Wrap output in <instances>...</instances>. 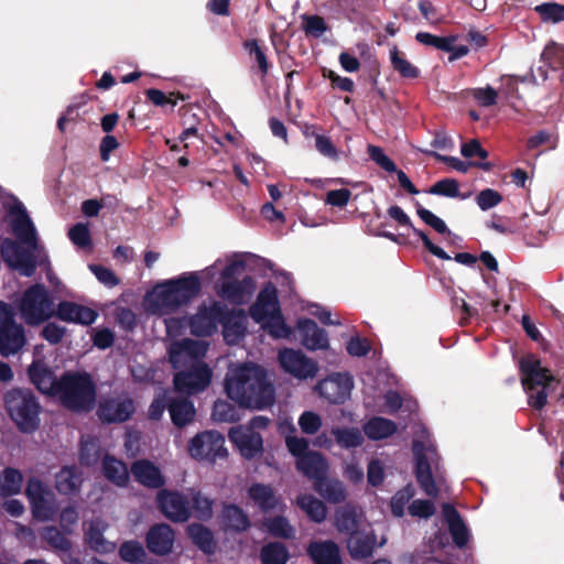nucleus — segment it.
Returning a JSON list of instances; mask_svg holds the SVG:
<instances>
[{
    "instance_id": "nucleus-1",
    "label": "nucleus",
    "mask_w": 564,
    "mask_h": 564,
    "mask_svg": "<svg viewBox=\"0 0 564 564\" xmlns=\"http://www.w3.org/2000/svg\"><path fill=\"white\" fill-rule=\"evenodd\" d=\"M10 225L17 241L4 239L1 243V256L4 262L24 276H31L36 267L45 261V252L39 243L33 223L23 205L13 200L9 206Z\"/></svg>"
},
{
    "instance_id": "nucleus-2",
    "label": "nucleus",
    "mask_w": 564,
    "mask_h": 564,
    "mask_svg": "<svg viewBox=\"0 0 564 564\" xmlns=\"http://www.w3.org/2000/svg\"><path fill=\"white\" fill-rule=\"evenodd\" d=\"M206 352L207 345L199 340L185 338L172 345L170 361L173 368L180 370L173 379L178 392L192 395L204 391L209 386L213 371L203 361Z\"/></svg>"
},
{
    "instance_id": "nucleus-3",
    "label": "nucleus",
    "mask_w": 564,
    "mask_h": 564,
    "mask_svg": "<svg viewBox=\"0 0 564 564\" xmlns=\"http://www.w3.org/2000/svg\"><path fill=\"white\" fill-rule=\"evenodd\" d=\"M225 391L240 406L264 409L274 403L275 390L265 370L252 364L229 368Z\"/></svg>"
},
{
    "instance_id": "nucleus-4",
    "label": "nucleus",
    "mask_w": 564,
    "mask_h": 564,
    "mask_svg": "<svg viewBox=\"0 0 564 564\" xmlns=\"http://www.w3.org/2000/svg\"><path fill=\"white\" fill-rule=\"evenodd\" d=\"M200 290L196 273L183 274L158 284L147 295L148 308L152 314L166 315L188 304Z\"/></svg>"
},
{
    "instance_id": "nucleus-5",
    "label": "nucleus",
    "mask_w": 564,
    "mask_h": 564,
    "mask_svg": "<svg viewBox=\"0 0 564 564\" xmlns=\"http://www.w3.org/2000/svg\"><path fill=\"white\" fill-rule=\"evenodd\" d=\"M422 437L414 438L413 454L415 456V477L421 489L430 497L435 498L438 495L436 480L442 484L443 476L440 470V456L429 433L422 429Z\"/></svg>"
},
{
    "instance_id": "nucleus-6",
    "label": "nucleus",
    "mask_w": 564,
    "mask_h": 564,
    "mask_svg": "<svg viewBox=\"0 0 564 564\" xmlns=\"http://www.w3.org/2000/svg\"><path fill=\"white\" fill-rule=\"evenodd\" d=\"M521 383L528 394L530 406L541 410L547 400V388L553 377L546 368L541 366L540 359L528 355L520 361Z\"/></svg>"
},
{
    "instance_id": "nucleus-7",
    "label": "nucleus",
    "mask_w": 564,
    "mask_h": 564,
    "mask_svg": "<svg viewBox=\"0 0 564 564\" xmlns=\"http://www.w3.org/2000/svg\"><path fill=\"white\" fill-rule=\"evenodd\" d=\"M29 376L33 384L43 393L58 400L66 408H70V373L65 372L57 380L42 361L35 360L29 368Z\"/></svg>"
},
{
    "instance_id": "nucleus-8",
    "label": "nucleus",
    "mask_w": 564,
    "mask_h": 564,
    "mask_svg": "<svg viewBox=\"0 0 564 564\" xmlns=\"http://www.w3.org/2000/svg\"><path fill=\"white\" fill-rule=\"evenodd\" d=\"M6 404L11 419L22 432L30 433L37 429L40 405L32 393L22 390L10 391Z\"/></svg>"
},
{
    "instance_id": "nucleus-9",
    "label": "nucleus",
    "mask_w": 564,
    "mask_h": 564,
    "mask_svg": "<svg viewBox=\"0 0 564 564\" xmlns=\"http://www.w3.org/2000/svg\"><path fill=\"white\" fill-rule=\"evenodd\" d=\"M20 313L29 325L42 324L54 315V303L43 285L35 284L24 292L20 302Z\"/></svg>"
},
{
    "instance_id": "nucleus-10",
    "label": "nucleus",
    "mask_w": 564,
    "mask_h": 564,
    "mask_svg": "<svg viewBox=\"0 0 564 564\" xmlns=\"http://www.w3.org/2000/svg\"><path fill=\"white\" fill-rule=\"evenodd\" d=\"M227 314L228 308L221 302L203 303L198 306L197 312L188 318L191 333L197 337L213 335Z\"/></svg>"
},
{
    "instance_id": "nucleus-11",
    "label": "nucleus",
    "mask_w": 564,
    "mask_h": 564,
    "mask_svg": "<svg viewBox=\"0 0 564 564\" xmlns=\"http://www.w3.org/2000/svg\"><path fill=\"white\" fill-rule=\"evenodd\" d=\"M189 455L197 460L216 462L217 458H225L227 449L225 437L215 431H205L195 435L188 444Z\"/></svg>"
},
{
    "instance_id": "nucleus-12",
    "label": "nucleus",
    "mask_w": 564,
    "mask_h": 564,
    "mask_svg": "<svg viewBox=\"0 0 564 564\" xmlns=\"http://www.w3.org/2000/svg\"><path fill=\"white\" fill-rule=\"evenodd\" d=\"M161 512L173 522H186L191 518L188 490L186 492L162 489L158 492Z\"/></svg>"
},
{
    "instance_id": "nucleus-13",
    "label": "nucleus",
    "mask_w": 564,
    "mask_h": 564,
    "mask_svg": "<svg viewBox=\"0 0 564 564\" xmlns=\"http://www.w3.org/2000/svg\"><path fill=\"white\" fill-rule=\"evenodd\" d=\"M279 362L285 372L301 380L314 378L318 371L317 364L301 350L291 348L280 350Z\"/></svg>"
},
{
    "instance_id": "nucleus-14",
    "label": "nucleus",
    "mask_w": 564,
    "mask_h": 564,
    "mask_svg": "<svg viewBox=\"0 0 564 564\" xmlns=\"http://www.w3.org/2000/svg\"><path fill=\"white\" fill-rule=\"evenodd\" d=\"M354 387L348 373H335L322 380L316 386L319 395L334 404L344 403Z\"/></svg>"
},
{
    "instance_id": "nucleus-15",
    "label": "nucleus",
    "mask_w": 564,
    "mask_h": 564,
    "mask_svg": "<svg viewBox=\"0 0 564 564\" xmlns=\"http://www.w3.org/2000/svg\"><path fill=\"white\" fill-rule=\"evenodd\" d=\"M96 403V386L88 373H73V412H88Z\"/></svg>"
},
{
    "instance_id": "nucleus-16",
    "label": "nucleus",
    "mask_w": 564,
    "mask_h": 564,
    "mask_svg": "<svg viewBox=\"0 0 564 564\" xmlns=\"http://www.w3.org/2000/svg\"><path fill=\"white\" fill-rule=\"evenodd\" d=\"M134 404L130 398H109L99 403L97 414L104 423H121L130 419Z\"/></svg>"
},
{
    "instance_id": "nucleus-17",
    "label": "nucleus",
    "mask_w": 564,
    "mask_h": 564,
    "mask_svg": "<svg viewBox=\"0 0 564 564\" xmlns=\"http://www.w3.org/2000/svg\"><path fill=\"white\" fill-rule=\"evenodd\" d=\"M228 435L245 458H253L263 449L261 435L257 431H252V429L239 425L230 429Z\"/></svg>"
},
{
    "instance_id": "nucleus-18",
    "label": "nucleus",
    "mask_w": 564,
    "mask_h": 564,
    "mask_svg": "<svg viewBox=\"0 0 564 564\" xmlns=\"http://www.w3.org/2000/svg\"><path fill=\"white\" fill-rule=\"evenodd\" d=\"M280 313L278 291L272 283H268L258 294L256 303L250 307V316L258 323Z\"/></svg>"
},
{
    "instance_id": "nucleus-19",
    "label": "nucleus",
    "mask_w": 564,
    "mask_h": 564,
    "mask_svg": "<svg viewBox=\"0 0 564 564\" xmlns=\"http://www.w3.org/2000/svg\"><path fill=\"white\" fill-rule=\"evenodd\" d=\"M254 290V281L251 276L241 280H224L217 289V294L231 304H243Z\"/></svg>"
},
{
    "instance_id": "nucleus-20",
    "label": "nucleus",
    "mask_w": 564,
    "mask_h": 564,
    "mask_svg": "<svg viewBox=\"0 0 564 564\" xmlns=\"http://www.w3.org/2000/svg\"><path fill=\"white\" fill-rule=\"evenodd\" d=\"M175 533L173 529L165 523L153 525L147 533V547L155 555L169 554L174 545Z\"/></svg>"
},
{
    "instance_id": "nucleus-21",
    "label": "nucleus",
    "mask_w": 564,
    "mask_h": 564,
    "mask_svg": "<svg viewBox=\"0 0 564 564\" xmlns=\"http://www.w3.org/2000/svg\"><path fill=\"white\" fill-rule=\"evenodd\" d=\"M297 329L302 337V344L310 350H324L329 347L328 335L325 329L310 318L297 321Z\"/></svg>"
},
{
    "instance_id": "nucleus-22",
    "label": "nucleus",
    "mask_w": 564,
    "mask_h": 564,
    "mask_svg": "<svg viewBox=\"0 0 564 564\" xmlns=\"http://www.w3.org/2000/svg\"><path fill=\"white\" fill-rule=\"evenodd\" d=\"M388 215L392 219H394L398 224L411 228L413 234L422 240L424 247L433 256H435L442 260H451V257L441 247L434 245L424 231H422L413 226L410 217L404 213V210L400 206H398V205L391 206L388 209Z\"/></svg>"
},
{
    "instance_id": "nucleus-23",
    "label": "nucleus",
    "mask_w": 564,
    "mask_h": 564,
    "mask_svg": "<svg viewBox=\"0 0 564 564\" xmlns=\"http://www.w3.org/2000/svg\"><path fill=\"white\" fill-rule=\"evenodd\" d=\"M444 519L448 525L453 542L458 547H464L469 540V531L458 511L451 503L442 506Z\"/></svg>"
},
{
    "instance_id": "nucleus-24",
    "label": "nucleus",
    "mask_w": 564,
    "mask_h": 564,
    "mask_svg": "<svg viewBox=\"0 0 564 564\" xmlns=\"http://www.w3.org/2000/svg\"><path fill=\"white\" fill-rule=\"evenodd\" d=\"M297 469L307 478L319 481L325 477L328 464L327 460L317 452H308V454L296 459Z\"/></svg>"
},
{
    "instance_id": "nucleus-25",
    "label": "nucleus",
    "mask_w": 564,
    "mask_h": 564,
    "mask_svg": "<svg viewBox=\"0 0 564 564\" xmlns=\"http://www.w3.org/2000/svg\"><path fill=\"white\" fill-rule=\"evenodd\" d=\"M131 473L137 481L149 488H160L164 478L160 469L149 460H137L131 466Z\"/></svg>"
},
{
    "instance_id": "nucleus-26",
    "label": "nucleus",
    "mask_w": 564,
    "mask_h": 564,
    "mask_svg": "<svg viewBox=\"0 0 564 564\" xmlns=\"http://www.w3.org/2000/svg\"><path fill=\"white\" fill-rule=\"evenodd\" d=\"M307 554L315 564H343L337 544L329 540L312 542Z\"/></svg>"
},
{
    "instance_id": "nucleus-27",
    "label": "nucleus",
    "mask_w": 564,
    "mask_h": 564,
    "mask_svg": "<svg viewBox=\"0 0 564 564\" xmlns=\"http://www.w3.org/2000/svg\"><path fill=\"white\" fill-rule=\"evenodd\" d=\"M167 410L173 424L177 427H184L192 423L196 414L193 402L183 398L169 400Z\"/></svg>"
},
{
    "instance_id": "nucleus-28",
    "label": "nucleus",
    "mask_w": 564,
    "mask_h": 564,
    "mask_svg": "<svg viewBox=\"0 0 564 564\" xmlns=\"http://www.w3.org/2000/svg\"><path fill=\"white\" fill-rule=\"evenodd\" d=\"M106 529L107 523L100 518L93 519L88 524L86 531L87 542L90 549H93L96 552L108 553L115 550V544L108 542L104 538V532L106 531Z\"/></svg>"
},
{
    "instance_id": "nucleus-29",
    "label": "nucleus",
    "mask_w": 564,
    "mask_h": 564,
    "mask_svg": "<svg viewBox=\"0 0 564 564\" xmlns=\"http://www.w3.org/2000/svg\"><path fill=\"white\" fill-rule=\"evenodd\" d=\"M24 343L23 328L15 322L0 330V352L3 356L15 354Z\"/></svg>"
},
{
    "instance_id": "nucleus-30",
    "label": "nucleus",
    "mask_w": 564,
    "mask_h": 564,
    "mask_svg": "<svg viewBox=\"0 0 564 564\" xmlns=\"http://www.w3.org/2000/svg\"><path fill=\"white\" fill-rule=\"evenodd\" d=\"M376 545V536L373 534L355 532L349 535L347 547L352 558H366L371 556Z\"/></svg>"
},
{
    "instance_id": "nucleus-31",
    "label": "nucleus",
    "mask_w": 564,
    "mask_h": 564,
    "mask_svg": "<svg viewBox=\"0 0 564 564\" xmlns=\"http://www.w3.org/2000/svg\"><path fill=\"white\" fill-rule=\"evenodd\" d=\"M314 490L330 503H340L347 496L341 481L325 477L314 482Z\"/></svg>"
},
{
    "instance_id": "nucleus-32",
    "label": "nucleus",
    "mask_w": 564,
    "mask_h": 564,
    "mask_svg": "<svg viewBox=\"0 0 564 564\" xmlns=\"http://www.w3.org/2000/svg\"><path fill=\"white\" fill-rule=\"evenodd\" d=\"M335 443L344 449H352L362 445L364 433L358 427L335 426L330 431Z\"/></svg>"
},
{
    "instance_id": "nucleus-33",
    "label": "nucleus",
    "mask_w": 564,
    "mask_h": 564,
    "mask_svg": "<svg viewBox=\"0 0 564 564\" xmlns=\"http://www.w3.org/2000/svg\"><path fill=\"white\" fill-rule=\"evenodd\" d=\"M397 431V424L388 419L375 416L364 425V433L370 440H382L391 436Z\"/></svg>"
},
{
    "instance_id": "nucleus-34",
    "label": "nucleus",
    "mask_w": 564,
    "mask_h": 564,
    "mask_svg": "<svg viewBox=\"0 0 564 564\" xmlns=\"http://www.w3.org/2000/svg\"><path fill=\"white\" fill-rule=\"evenodd\" d=\"M248 495L254 505L263 511L274 509L278 505V499L270 486L254 484L249 488Z\"/></svg>"
},
{
    "instance_id": "nucleus-35",
    "label": "nucleus",
    "mask_w": 564,
    "mask_h": 564,
    "mask_svg": "<svg viewBox=\"0 0 564 564\" xmlns=\"http://www.w3.org/2000/svg\"><path fill=\"white\" fill-rule=\"evenodd\" d=\"M188 500L191 505V516L193 514L198 520L206 521L213 516L214 501L200 491L188 489Z\"/></svg>"
},
{
    "instance_id": "nucleus-36",
    "label": "nucleus",
    "mask_w": 564,
    "mask_h": 564,
    "mask_svg": "<svg viewBox=\"0 0 564 564\" xmlns=\"http://www.w3.org/2000/svg\"><path fill=\"white\" fill-rule=\"evenodd\" d=\"M297 505L312 521L321 523L326 519L327 509L324 502L313 495L304 494L299 496Z\"/></svg>"
},
{
    "instance_id": "nucleus-37",
    "label": "nucleus",
    "mask_w": 564,
    "mask_h": 564,
    "mask_svg": "<svg viewBox=\"0 0 564 564\" xmlns=\"http://www.w3.org/2000/svg\"><path fill=\"white\" fill-rule=\"evenodd\" d=\"M102 470L107 479L120 487L126 486L129 481V471L127 466L113 457L106 456L104 458Z\"/></svg>"
},
{
    "instance_id": "nucleus-38",
    "label": "nucleus",
    "mask_w": 564,
    "mask_h": 564,
    "mask_svg": "<svg viewBox=\"0 0 564 564\" xmlns=\"http://www.w3.org/2000/svg\"><path fill=\"white\" fill-rule=\"evenodd\" d=\"M220 324H223V335L227 344L236 345L245 337L246 325L242 316L227 314Z\"/></svg>"
},
{
    "instance_id": "nucleus-39",
    "label": "nucleus",
    "mask_w": 564,
    "mask_h": 564,
    "mask_svg": "<svg viewBox=\"0 0 564 564\" xmlns=\"http://www.w3.org/2000/svg\"><path fill=\"white\" fill-rule=\"evenodd\" d=\"M187 532L193 543L206 554L215 551V541L210 530L202 524L193 523L188 525Z\"/></svg>"
},
{
    "instance_id": "nucleus-40",
    "label": "nucleus",
    "mask_w": 564,
    "mask_h": 564,
    "mask_svg": "<svg viewBox=\"0 0 564 564\" xmlns=\"http://www.w3.org/2000/svg\"><path fill=\"white\" fill-rule=\"evenodd\" d=\"M223 521L227 529L238 532L247 530L250 525L248 516L235 505L225 506Z\"/></svg>"
},
{
    "instance_id": "nucleus-41",
    "label": "nucleus",
    "mask_w": 564,
    "mask_h": 564,
    "mask_svg": "<svg viewBox=\"0 0 564 564\" xmlns=\"http://www.w3.org/2000/svg\"><path fill=\"white\" fill-rule=\"evenodd\" d=\"M31 508L35 519L40 521H50L54 520L57 516L61 509V503L57 502L53 494H50L46 498L33 502Z\"/></svg>"
},
{
    "instance_id": "nucleus-42",
    "label": "nucleus",
    "mask_w": 564,
    "mask_h": 564,
    "mask_svg": "<svg viewBox=\"0 0 564 564\" xmlns=\"http://www.w3.org/2000/svg\"><path fill=\"white\" fill-rule=\"evenodd\" d=\"M23 476L15 468H6L0 477V496L9 497L21 491Z\"/></svg>"
},
{
    "instance_id": "nucleus-43",
    "label": "nucleus",
    "mask_w": 564,
    "mask_h": 564,
    "mask_svg": "<svg viewBox=\"0 0 564 564\" xmlns=\"http://www.w3.org/2000/svg\"><path fill=\"white\" fill-rule=\"evenodd\" d=\"M390 62L393 69L404 78H416L420 75L419 68L408 61L405 54L397 46L390 50Z\"/></svg>"
},
{
    "instance_id": "nucleus-44",
    "label": "nucleus",
    "mask_w": 564,
    "mask_h": 564,
    "mask_svg": "<svg viewBox=\"0 0 564 564\" xmlns=\"http://www.w3.org/2000/svg\"><path fill=\"white\" fill-rule=\"evenodd\" d=\"M258 323L274 339L289 338L292 334L281 313Z\"/></svg>"
},
{
    "instance_id": "nucleus-45",
    "label": "nucleus",
    "mask_w": 564,
    "mask_h": 564,
    "mask_svg": "<svg viewBox=\"0 0 564 564\" xmlns=\"http://www.w3.org/2000/svg\"><path fill=\"white\" fill-rule=\"evenodd\" d=\"M288 558V550L282 543H269L261 550V561L263 564H285Z\"/></svg>"
},
{
    "instance_id": "nucleus-46",
    "label": "nucleus",
    "mask_w": 564,
    "mask_h": 564,
    "mask_svg": "<svg viewBox=\"0 0 564 564\" xmlns=\"http://www.w3.org/2000/svg\"><path fill=\"white\" fill-rule=\"evenodd\" d=\"M415 494L414 487L410 484L398 490L390 501L391 512L394 517L401 518L405 513V507Z\"/></svg>"
},
{
    "instance_id": "nucleus-47",
    "label": "nucleus",
    "mask_w": 564,
    "mask_h": 564,
    "mask_svg": "<svg viewBox=\"0 0 564 564\" xmlns=\"http://www.w3.org/2000/svg\"><path fill=\"white\" fill-rule=\"evenodd\" d=\"M335 525L339 532L349 533L357 532V517L354 509L343 507L336 511Z\"/></svg>"
},
{
    "instance_id": "nucleus-48",
    "label": "nucleus",
    "mask_w": 564,
    "mask_h": 564,
    "mask_svg": "<svg viewBox=\"0 0 564 564\" xmlns=\"http://www.w3.org/2000/svg\"><path fill=\"white\" fill-rule=\"evenodd\" d=\"M120 557L130 564H140L145 557V551L139 541H127L119 549Z\"/></svg>"
},
{
    "instance_id": "nucleus-49",
    "label": "nucleus",
    "mask_w": 564,
    "mask_h": 564,
    "mask_svg": "<svg viewBox=\"0 0 564 564\" xmlns=\"http://www.w3.org/2000/svg\"><path fill=\"white\" fill-rule=\"evenodd\" d=\"M73 245L83 251H93L91 235L87 223H77L73 225Z\"/></svg>"
},
{
    "instance_id": "nucleus-50",
    "label": "nucleus",
    "mask_w": 564,
    "mask_h": 564,
    "mask_svg": "<svg viewBox=\"0 0 564 564\" xmlns=\"http://www.w3.org/2000/svg\"><path fill=\"white\" fill-rule=\"evenodd\" d=\"M212 417L216 422H235L239 419L236 408L224 400L214 403Z\"/></svg>"
},
{
    "instance_id": "nucleus-51",
    "label": "nucleus",
    "mask_w": 564,
    "mask_h": 564,
    "mask_svg": "<svg viewBox=\"0 0 564 564\" xmlns=\"http://www.w3.org/2000/svg\"><path fill=\"white\" fill-rule=\"evenodd\" d=\"M268 531L279 538L290 539L294 536V529L283 517H275L265 521Z\"/></svg>"
},
{
    "instance_id": "nucleus-52",
    "label": "nucleus",
    "mask_w": 564,
    "mask_h": 564,
    "mask_svg": "<svg viewBox=\"0 0 564 564\" xmlns=\"http://www.w3.org/2000/svg\"><path fill=\"white\" fill-rule=\"evenodd\" d=\"M302 21L304 32L313 37H321L328 30L325 20L319 15L303 14Z\"/></svg>"
},
{
    "instance_id": "nucleus-53",
    "label": "nucleus",
    "mask_w": 564,
    "mask_h": 564,
    "mask_svg": "<svg viewBox=\"0 0 564 564\" xmlns=\"http://www.w3.org/2000/svg\"><path fill=\"white\" fill-rule=\"evenodd\" d=\"M535 10L545 22L558 23L564 21V4L543 3L538 6Z\"/></svg>"
},
{
    "instance_id": "nucleus-54",
    "label": "nucleus",
    "mask_w": 564,
    "mask_h": 564,
    "mask_svg": "<svg viewBox=\"0 0 564 564\" xmlns=\"http://www.w3.org/2000/svg\"><path fill=\"white\" fill-rule=\"evenodd\" d=\"M99 459V443L95 437L82 441L80 462L85 465H94Z\"/></svg>"
},
{
    "instance_id": "nucleus-55",
    "label": "nucleus",
    "mask_w": 564,
    "mask_h": 564,
    "mask_svg": "<svg viewBox=\"0 0 564 564\" xmlns=\"http://www.w3.org/2000/svg\"><path fill=\"white\" fill-rule=\"evenodd\" d=\"M313 137L315 139V149L321 155L332 161L339 160V152L329 137L318 133H313Z\"/></svg>"
},
{
    "instance_id": "nucleus-56",
    "label": "nucleus",
    "mask_w": 564,
    "mask_h": 564,
    "mask_svg": "<svg viewBox=\"0 0 564 564\" xmlns=\"http://www.w3.org/2000/svg\"><path fill=\"white\" fill-rule=\"evenodd\" d=\"M429 193L446 197H459V184L453 178H444L436 182L429 189Z\"/></svg>"
},
{
    "instance_id": "nucleus-57",
    "label": "nucleus",
    "mask_w": 564,
    "mask_h": 564,
    "mask_svg": "<svg viewBox=\"0 0 564 564\" xmlns=\"http://www.w3.org/2000/svg\"><path fill=\"white\" fill-rule=\"evenodd\" d=\"M470 96L481 106L490 107L497 104L498 93L491 86L473 88Z\"/></svg>"
},
{
    "instance_id": "nucleus-58",
    "label": "nucleus",
    "mask_w": 564,
    "mask_h": 564,
    "mask_svg": "<svg viewBox=\"0 0 564 564\" xmlns=\"http://www.w3.org/2000/svg\"><path fill=\"white\" fill-rule=\"evenodd\" d=\"M250 55L254 57L256 63L262 75H267L270 68L268 58L256 40H249L243 44Z\"/></svg>"
},
{
    "instance_id": "nucleus-59",
    "label": "nucleus",
    "mask_w": 564,
    "mask_h": 564,
    "mask_svg": "<svg viewBox=\"0 0 564 564\" xmlns=\"http://www.w3.org/2000/svg\"><path fill=\"white\" fill-rule=\"evenodd\" d=\"M501 200V194L492 188L482 189L476 196V203L481 210H488L500 204Z\"/></svg>"
},
{
    "instance_id": "nucleus-60",
    "label": "nucleus",
    "mask_w": 564,
    "mask_h": 564,
    "mask_svg": "<svg viewBox=\"0 0 564 564\" xmlns=\"http://www.w3.org/2000/svg\"><path fill=\"white\" fill-rule=\"evenodd\" d=\"M417 215L426 225L432 227L436 232L443 235H451V231L448 230L445 221L441 219L438 216L434 215L431 210L424 207H419Z\"/></svg>"
},
{
    "instance_id": "nucleus-61",
    "label": "nucleus",
    "mask_w": 564,
    "mask_h": 564,
    "mask_svg": "<svg viewBox=\"0 0 564 564\" xmlns=\"http://www.w3.org/2000/svg\"><path fill=\"white\" fill-rule=\"evenodd\" d=\"M412 517L427 519L435 513V506L430 500L415 499L408 507Z\"/></svg>"
},
{
    "instance_id": "nucleus-62",
    "label": "nucleus",
    "mask_w": 564,
    "mask_h": 564,
    "mask_svg": "<svg viewBox=\"0 0 564 564\" xmlns=\"http://www.w3.org/2000/svg\"><path fill=\"white\" fill-rule=\"evenodd\" d=\"M299 425L303 433L313 435L321 429L322 419L318 414L312 411H306L300 416Z\"/></svg>"
},
{
    "instance_id": "nucleus-63",
    "label": "nucleus",
    "mask_w": 564,
    "mask_h": 564,
    "mask_svg": "<svg viewBox=\"0 0 564 564\" xmlns=\"http://www.w3.org/2000/svg\"><path fill=\"white\" fill-rule=\"evenodd\" d=\"M88 268L94 273L96 279L108 288H113L120 282L115 272L106 267L99 264H89Z\"/></svg>"
},
{
    "instance_id": "nucleus-64",
    "label": "nucleus",
    "mask_w": 564,
    "mask_h": 564,
    "mask_svg": "<svg viewBox=\"0 0 564 564\" xmlns=\"http://www.w3.org/2000/svg\"><path fill=\"white\" fill-rule=\"evenodd\" d=\"M368 154L369 158L384 171L389 173L395 172L397 166L394 162L384 154L380 147L368 145Z\"/></svg>"
}]
</instances>
